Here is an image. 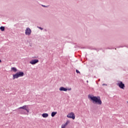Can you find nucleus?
Here are the masks:
<instances>
[{
  "label": "nucleus",
  "instance_id": "nucleus-1",
  "mask_svg": "<svg viewBox=\"0 0 128 128\" xmlns=\"http://www.w3.org/2000/svg\"><path fill=\"white\" fill-rule=\"evenodd\" d=\"M88 98H89L94 104H98V106H100L102 104L100 96H94V95L92 96L89 94L88 96Z\"/></svg>",
  "mask_w": 128,
  "mask_h": 128
},
{
  "label": "nucleus",
  "instance_id": "nucleus-2",
  "mask_svg": "<svg viewBox=\"0 0 128 128\" xmlns=\"http://www.w3.org/2000/svg\"><path fill=\"white\" fill-rule=\"evenodd\" d=\"M116 84L120 88H122V90H124V88H126L124 84V82H122V81H118Z\"/></svg>",
  "mask_w": 128,
  "mask_h": 128
},
{
  "label": "nucleus",
  "instance_id": "nucleus-3",
  "mask_svg": "<svg viewBox=\"0 0 128 128\" xmlns=\"http://www.w3.org/2000/svg\"><path fill=\"white\" fill-rule=\"evenodd\" d=\"M19 108L20 110H26L28 114V113L30 112V108H28V106L27 105H24L22 106H21L20 108Z\"/></svg>",
  "mask_w": 128,
  "mask_h": 128
},
{
  "label": "nucleus",
  "instance_id": "nucleus-4",
  "mask_svg": "<svg viewBox=\"0 0 128 128\" xmlns=\"http://www.w3.org/2000/svg\"><path fill=\"white\" fill-rule=\"evenodd\" d=\"M66 116L68 118H72V120H74L76 118V116L74 115V112H70Z\"/></svg>",
  "mask_w": 128,
  "mask_h": 128
},
{
  "label": "nucleus",
  "instance_id": "nucleus-5",
  "mask_svg": "<svg viewBox=\"0 0 128 128\" xmlns=\"http://www.w3.org/2000/svg\"><path fill=\"white\" fill-rule=\"evenodd\" d=\"M31 34L32 30H30V28H27L26 30L25 34H26V36H30Z\"/></svg>",
  "mask_w": 128,
  "mask_h": 128
},
{
  "label": "nucleus",
  "instance_id": "nucleus-6",
  "mask_svg": "<svg viewBox=\"0 0 128 128\" xmlns=\"http://www.w3.org/2000/svg\"><path fill=\"white\" fill-rule=\"evenodd\" d=\"M39 60L38 59H34V60H30V64H38V62Z\"/></svg>",
  "mask_w": 128,
  "mask_h": 128
},
{
  "label": "nucleus",
  "instance_id": "nucleus-7",
  "mask_svg": "<svg viewBox=\"0 0 128 128\" xmlns=\"http://www.w3.org/2000/svg\"><path fill=\"white\" fill-rule=\"evenodd\" d=\"M59 90H60V92H67L68 88H66L64 86H62L60 88Z\"/></svg>",
  "mask_w": 128,
  "mask_h": 128
},
{
  "label": "nucleus",
  "instance_id": "nucleus-8",
  "mask_svg": "<svg viewBox=\"0 0 128 128\" xmlns=\"http://www.w3.org/2000/svg\"><path fill=\"white\" fill-rule=\"evenodd\" d=\"M17 74H18V76L19 78H20L22 76H24V72H17Z\"/></svg>",
  "mask_w": 128,
  "mask_h": 128
},
{
  "label": "nucleus",
  "instance_id": "nucleus-9",
  "mask_svg": "<svg viewBox=\"0 0 128 128\" xmlns=\"http://www.w3.org/2000/svg\"><path fill=\"white\" fill-rule=\"evenodd\" d=\"M18 72L13 74V78H12V80H16V78H18Z\"/></svg>",
  "mask_w": 128,
  "mask_h": 128
},
{
  "label": "nucleus",
  "instance_id": "nucleus-10",
  "mask_svg": "<svg viewBox=\"0 0 128 128\" xmlns=\"http://www.w3.org/2000/svg\"><path fill=\"white\" fill-rule=\"evenodd\" d=\"M11 71L14 72H18V69L16 67H12L11 68Z\"/></svg>",
  "mask_w": 128,
  "mask_h": 128
},
{
  "label": "nucleus",
  "instance_id": "nucleus-11",
  "mask_svg": "<svg viewBox=\"0 0 128 128\" xmlns=\"http://www.w3.org/2000/svg\"><path fill=\"white\" fill-rule=\"evenodd\" d=\"M20 114H28L24 111V110H20Z\"/></svg>",
  "mask_w": 128,
  "mask_h": 128
},
{
  "label": "nucleus",
  "instance_id": "nucleus-12",
  "mask_svg": "<svg viewBox=\"0 0 128 128\" xmlns=\"http://www.w3.org/2000/svg\"><path fill=\"white\" fill-rule=\"evenodd\" d=\"M42 116L44 118H48V114L47 113H44L42 114Z\"/></svg>",
  "mask_w": 128,
  "mask_h": 128
},
{
  "label": "nucleus",
  "instance_id": "nucleus-13",
  "mask_svg": "<svg viewBox=\"0 0 128 128\" xmlns=\"http://www.w3.org/2000/svg\"><path fill=\"white\" fill-rule=\"evenodd\" d=\"M56 114H58V112H52L51 114V116H52V118H54L56 116Z\"/></svg>",
  "mask_w": 128,
  "mask_h": 128
},
{
  "label": "nucleus",
  "instance_id": "nucleus-14",
  "mask_svg": "<svg viewBox=\"0 0 128 128\" xmlns=\"http://www.w3.org/2000/svg\"><path fill=\"white\" fill-rule=\"evenodd\" d=\"M5 28H6V27H4V26H1L0 27V30L1 32H4Z\"/></svg>",
  "mask_w": 128,
  "mask_h": 128
},
{
  "label": "nucleus",
  "instance_id": "nucleus-15",
  "mask_svg": "<svg viewBox=\"0 0 128 128\" xmlns=\"http://www.w3.org/2000/svg\"><path fill=\"white\" fill-rule=\"evenodd\" d=\"M68 124H70V121L67 120L66 122L63 126H68Z\"/></svg>",
  "mask_w": 128,
  "mask_h": 128
},
{
  "label": "nucleus",
  "instance_id": "nucleus-16",
  "mask_svg": "<svg viewBox=\"0 0 128 128\" xmlns=\"http://www.w3.org/2000/svg\"><path fill=\"white\" fill-rule=\"evenodd\" d=\"M38 28H39V30H44V28L40 26H37Z\"/></svg>",
  "mask_w": 128,
  "mask_h": 128
},
{
  "label": "nucleus",
  "instance_id": "nucleus-17",
  "mask_svg": "<svg viewBox=\"0 0 128 128\" xmlns=\"http://www.w3.org/2000/svg\"><path fill=\"white\" fill-rule=\"evenodd\" d=\"M42 6H43V8H48L49 6L42 5Z\"/></svg>",
  "mask_w": 128,
  "mask_h": 128
},
{
  "label": "nucleus",
  "instance_id": "nucleus-18",
  "mask_svg": "<svg viewBox=\"0 0 128 128\" xmlns=\"http://www.w3.org/2000/svg\"><path fill=\"white\" fill-rule=\"evenodd\" d=\"M124 46H126V48H128V45L126 46H120L118 48H124Z\"/></svg>",
  "mask_w": 128,
  "mask_h": 128
},
{
  "label": "nucleus",
  "instance_id": "nucleus-19",
  "mask_svg": "<svg viewBox=\"0 0 128 128\" xmlns=\"http://www.w3.org/2000/svg\"><path fill=\"white\" fill-rule=\"evenodd\" d=\"M76 74H80V72L78 70H76Z\"/></svg>",
  "mask_w": 128,
  "mask_h": 128
},
{
  "label": "nucleus",
  "instance_id": "nucleus-20",
  "mask_svg": "<svg viewBox=\"0 0 128 128\" xmlns=\"http://www.w3.org/2000/svg\"><path fill=\"white\" fill-rule=\"evenodd\" d=\"M61 128H66V126H64V125H62V127Z\"/></svg>",
  "mask_w": 128,
  "mask_h": 128
},
{
  "label": "nucleus",
  "instance_id": "nucleus-21",
  "mask_svg": "<svg viewBox=\"0 0 128 128\" xmlns=\"http://www.w3.org/2000/svg\"><path fill=\"white\" fill-rule=\"evenodd\" d=\"M67 90H72V88H67Z\"/></svg>",
  "mask_w": 128,
  "mask_h": 128
},
{
  "label": "nucleus",
  "instance_id": "nucleus-22",
  "mask_svg": "<svg viewBox=\"0 0 128 128\" xmlns=\"http://www.w3.org/2000/svg\"><path fill=\"white\" fill-rule=\"evenodd\" d=\"M102 86H106V84H102Z\"/></svg>",
  "mask_w": 128,
  "mask_h": 128
},
{
  "label": "nucleus",
  "instance_id": "nucleus-23",
  "mask_svg": "<svg viewBox=\"0 0 128 128\" xmlns=\"http://www.w3.org/2000/svg\"><path fill=\"white\" fill-rule=\"evenodd\" d=\"M2 62V60L0 59V64Z\"/></svg>",
  "mask_w": 128,
  "mask_h": 128
},
{
  "label": "nucleus",
  "instance_id": "nucleus-24",
  "mask_svg": "<svg viewBox=\"0 0 128 128\" xmlns=\"http://www.w3.org/2000/svg\"><path fill=\"white\" fill-rule=\"evenodd\" d=\"M100 79H99V80H98V82H100Z\"/></svg>",
  "mask_w": 128,
  "mask_h": 128
},
{
  "label": "nucleus",
  "instance_id": "nucleus-25",
  "mask_svg": "<svg viewBox=\"0 0 128 128\" xmlns=\"http://www.w3.org/2000/svg\"><path fill=\"white\" fill-rule=\"evenodd\" d=\"M46 32V30L45 29Z\"/></svg>",
  "mask_w": 128,
  "mask_h": 128
}]
</instances>
